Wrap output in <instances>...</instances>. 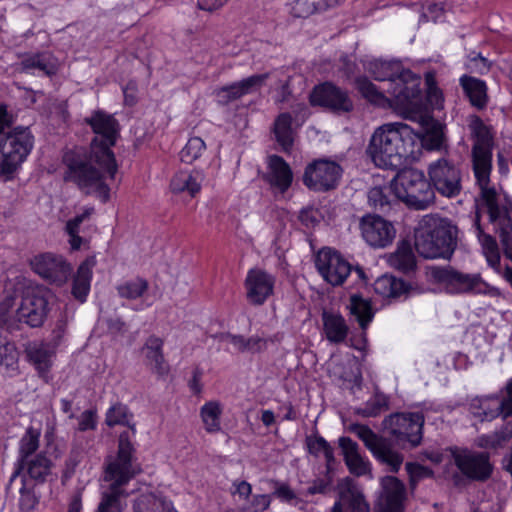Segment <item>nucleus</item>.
<instances>
[{"label": "nucleus", "instance_id": "f257e3e1", "mask_svg": "<svg viewBox=\"0 0 512 512\" xmlns=\"http://www.w3.org/2000/svg\"><path fill=\"white\" fill-rule=\"evenodd\" d=\"M367 69L375 80L384 83L383 91H380L365 76L355 79L357 90L372 105L411 110L421 103V77L400 61L374 60L369 62Z\"/></svg>", "mask_w": 512, "mask_h": 512}, {"label": "nucleus", "instance_id": "f03ea898", "mask_svg": "<svg viewBox=\"0 0 512 512\" xmlns=\"http://www.w3.org/2000/svg\"><path fill=\"white\" fill-rule=\"evenodd\" d=\"M63 181L74 184L86 195L94 194L102 203L110 200V187L105 182V173L114 179L118 170L116 159L110 162L98 159L94 151L75 147L62 155Z\"/></svg>", "mask_w": 512, "mask_h": 512}, {"label": "nucleus", "instance_id": "7ed1b4c3", "mask_svg": "<svg viewBox=\"0 0 512 512\" xmlns=\"http://www.w3.org/2000/svg\"><path fill=\"white\" fill-rule=\"evenodd\" d=\"M135 452L129 433L122 432L119 435L117 456L106 465L104 471L103 479L110 484L101 492L96 512H123L126 508L129 492L125 486L142 471L136 462Z\"/></svg>", "mask_w": 512, "mask_h": 512}, {"label": "nucleus", "instance_id": "20e7f679", "mask_svg": "<svg viewBox=\"0 0 512 512\" xmlns=\"http://www.w3.org/2000/svg\"><path fill=\"white\" fill-rule=\"evenodd\" d=\"M418 134L402 122L386 123L375 129L367 154L377 167L396 170L416 153Z\"/></svg>", "mask_w": 512, "mask_h": 512}, {"label": "nucleus", "instance_id": "39448f33", "mask_svg": "<svg viewBox=\"0 0 512 512\" xmlns=\"http://www.w3.org/2000/svg\"><path fill=\"white\" fill-rule=\"evenodd\" d=\"M474 227L482 246L489 252L498 250L495 237L484 232L481 225L482 215H487L493 232L499 237L506 258L512 261V198L495 189V197L490 205L485 204L482 191L475 197Z\"/></svg>", "mask_w": 512, "mask_h": 512}, {"label": "nucleus", "instance_id": "423d86ee", "mask_svg": "<svg viewBox=\"0 0 512 512\" xmlns=\"http://www.w3.org/2000/svg\"><path fill=\"white\" fill-rule=\"evenodd\" d=\"M470 131L471 165L476 185L482 191L485 204L490 205L495 197V186H491L492 158L495 144V131L478 115H470L468 119Z\"/></svg>", "mask_w": 512, "mask_h": 512}, {"label": "nucleus", "instance_id": "0eeeda50", "mask_svg": "<svg viewBox=\"0 0 512 512\" xmlns=\"http://www.w3.org/2000/svg\"><path fill=\"white\" fill-rule=\"evenodd\" d=\"M459 229L452 220L425 215L415 234V249L425 259L450 260L458 246Z\"/></svg>", "mask_w": 512, "mask_h": 512}, {"label": "nucleus", "instance_id": "6e6552de", "mask_svg": "<svg viewBox=\"0 0 512 512\" xmlns=\"http://www.w3.org/2000/svg\"><path fill=\"white\" fill-rule=\"evenodd\" d=\"M393 192L397 200L404 202L409 208L425 210L435 202V192L423 171L404 169L392 180Z\"/></svg>", "mask_w": 512, "mask_h": 512}, {"label": "nucleus", "instance_id": "1a4fd4ad", "mask_svg": "<svg viewBox=\"0 0 512 512\" xmlns=\"http://www.w3.org/2000/svg\"><path fill=\"white\" fill-rule=\"evenodd\" d=\"M424 423L420 412H397L384 418L383 433L394 446L413 449L421 444Z\"/></svg>", "mask_w": 512, "mask_h": 512}, {"label": "nucleus", "instance_id": "9d476101", "mask_svg": "<svg viewBox=\"0 0 512 512\" xmlns=\"http://www.w3.org/2000/svg\"><path fill=\"white\" fill-rule=\"evenodd\" d=\"M432 280L443 286L449 294L480 293L499 296L496 287L487 284L480 274L464 273L451 265L429 267Z\"/></svg>", "mask_w": 512, "mask_h": 512}, {"label": "nucleus", "instance_id": "9b49d317", "mask_svg": "<svg viewBox=\"0 0 512 512\" xmlns=\"http://www.w3.org/2000/svg\"><path fill=\"white\" fill-rule=\"evenodd\" d=\"M34 137L28 127L18 126L0 135V173L12 176L30 154Z\"/></svg>", "mask_w": 512, "mask_h": 512}, {"label": "nucleus", "instance_id": "f8f14e48", "mask_svg": "<svg viewBox=\"0 0 512 512\" xmlns=\"http://www.w3.org/2000/svg\"><path fill=\"white\" fill-rule=\"evenodd\" d=\"M84 122L90 126L96 136L92 139L90 148L98 159L113 162L115 155L111 147L115 146L120 134V124L111 114L103 110H95Z\"/></svg>", "mask_w": 512, "mask_h": 512}, {"label": "nucleus", "instance_id": "ddd939ff", "mask_svg": "<svg viewBox=\"0 0 512 512\" xmlns=\"http://www.w3.org/2000/svg\"><path fill=\"white\" fill-rule=\"evenodd\" d=\"M315 266L324 280L332 286L342 285L353 270L358 279L366 280L363 268L359 266L353 268L338 251L331 248H323L317 253Z\"/></svg>", "mask_w": 512, "mask_h": 512}, {"label": "nucleus", "instance_id": "4468645a", "mask_svg": "<svg viewBox=\"0 0 512 512\" xmlns=\"http://www.w3.org/2000/svg\"><path fill=\"white\" fill-rule=\"evenodd\" d=\"M469 411L480 421H492L499 416L507 419L512 416V378L500 394L475 397L469 404Z\"/></svg>", "mask_w": 512, "mask_h": 512}, {"label": "nucleus", "instance_id": "2eb2a0df", "mask_svg": "<svg viewBox=\"0 0 512 512\" xmlns=\"http://www.w3.org/2000/svg\"><path fill=\"white\" fill-rule=\"evenodd\" d=\"M430 183L442 196L453 198L462 190V174L460 167L448 158H440L428 166Z\"/></svg>", "mask_w": 512, "mask_h": 512}, {"label": "nucleus", "instance_id": "dca6fc26", "mask_svg": "<svg viewBox=\"0 0 512 512\" xmlns=\"http://www.w3.org/2000/svg\"><path fill=\"white\" fill-rule=\"evenodd\" d=\"M342 173V167L335 161L316 159L306 166L302 180L311 191L328 192L336 189Z\"/></svg>", "mask_w": 512, "mask_h": 512}, {"label": "nucleus", "instance_id": "f3484780", "mask_svg": "<svg viewBox=\"0 0 512 512\" xmlns=\"http://www.w3.org/2000/svg\"><path fill=\"white\" fill-rule=\"evenodd\" d=\"M312 106L322 107L333 114L344 115L354 110V102L349 92L332 82L316 85L309 96Z\"/></svg>", "mask_w": 512, "mask_h": 512}, {"label": "nucleus", "instance_id": "a211bd4d", "mask_svg": "<svg viewBox=\"0 0 512 512\" xmlns=\"http://www.w3.org/2000/svg\"><path fill=\"white\" fill-rule=\"evenodd\" d=\"M456 467L472 481L485 482L493 473L494 466L488 452H476L468 449H451Z\"/></svg>", "mask_w": 512, "mask_h": 512}, {"label": "nucleus", "instance_id": "6ab92c4d", "mask_svg": "<svg viewBox=\"0 0 512 512\" xmlns=\"http://www.w3.org/2000/svg\"><path fill=\"white\" fill-rule=\"evenodd\" d=\"M29 263L33 272L57 286L66 283L72 273L70 263L62 255L52 252L37 254L30 259Z\"/></svg>", "mask_w": 512, "mask_h": 512}, {"label": "nucleus", "instance_id": "aec40b11", "mask_svg": "<svg viewBox=\"0 0 512 512\" xmlns=\"http://www.w3.org/2000/svg\"><path fill=\"white\" fill-rule=\"evenodd\" d=\"M405 499V484L395 476H384L380 478L373 512H404Z\"/></svg>", "mask_w": 512, "mask_h": 512}, {"label": "nucleus", "instance_id": "412c9836", "mask_svg": "<svg viewBox=\"0 0 512 512\" xmlns=\"http://www.w3.org/2000/svg\"><path fill=\"white\" fill-rule=\"evenodd\" d=\"M363 239L371 247L384 248L390 245L396 235L394 225L377 214H366L359 220Z\"/></svg>", "mask_w": 512, "mask_h": 512}, {"label": "nucleus", "instance_id": "4be33fe9", "mask_svg": "<svg viewBox=\"0 0 512 512\" xmlns=\"http://www.w3.org/2000/svg\"><path fill=\"white\" fill-rule=\"evenodd\" d=\"M50 311L46 293L41 291L27 292L16 310L18 322L25 323L31 328L41 327Z\"/></svg>", "mask_w": 512, "mask_h": 512}, {"label": "nucleus", "instance_id": "5701e85b", "mask_svg": "<svg viewBox=\"0 0 512 512\" xmlns=\"http://www.w3.org/2000/svg\"><path fill=\"white\" fill-rule=\"evenodd\" d=\"M338 499L331 512H370V504L366 500L363 489L351 477L342 479L337 486Z\"/></svg>", "mask_w": 512, "mask_h": 512}, {"label": "nucleus", "instance_id": "b1692460", "mask_svg": "<svg viewBox=\"0 0 512 512\" xmlns=\"http://www.w3.org/2000/svg\"><path fill=\"white\" fill-rule=\"evenodd\" d=\"M269 78V73L254 74L240 81L219 87L214 90V95L219 105L226 106L229 103L260 90Z\"/></svg>", "mask_w": 512, "mask_h": 512}, {"label": "nucleus", "instance_id": "393cba45", "mask_svg": "<svg viewBox=\"0 0 512 512\" xmlns=\"http://www.w3.org/2000/svg\"><path fill=\"white\" fill-rule=\"evenodd\" d=\"M275 277L259 269H250L244 281L246 298L251 305L261 306L273 295Z\"/></svg>", "mask_w": 512, "mask_h": 512}, {"label": "nucleus", "instance_id": "a878e982", "mask_svg": "<svg viewBox=\"0 0 512 512\" xmlns=\"http://www.w3.org/2000/svg\"><path fill=\"white\" fill-rule=\"evenodd\" d=\"M338 444L350 474L356 477L369 476V478H373L372 465L366 457L361 455L357 442L350 437L343 436L338 439Z\"/></svg>", "mask_w": 512, "mask_h": 512}, {"label": "nucleus", "instance_id": "bb28decb", "mask_svg": "<svg viewBox=\"0 0 512 512\" xmlns=\"http://www.w3.org/2000/svg\"><path fill=\"white\" fill-rule=\"evenodd\" d=\"M52 466V461L45 453H38L27 459L25 463L15 464V470L10 478V483H12L16 477L22 476L20 492L23 493L25 489L24 478L26 475L38 483H43L46 481L47 476L51 474Z\"/></svg>", "mask_w": 512, "mask_h": 512}, {"label": "nucleus", "instance_id": "cd10ccee", "mask_svg": "<svg viewBox=\"0 0 512 512\" xmlns=\"http://www.w3.org/2000/svg\"><path fill=\"white\" fill-rule=\"evenodd\" d=\"M164 341L156 335L149 336L143 347L142 352L145 355V364L151 372L159 377L167 376L170 372V366L163 353Z\"/></svg>", "mask_w": 512, "mask_h": 512}, {"label": "nucleus", "instance_id": "c85d7f7f", "mask_svg": "<svg viewBox=\"0 0 512 512\" xmlns=\"http://www.w3.org/2000/svg\"><path fill=\"white\" fill-rule=\"evenodd\" d=\"M263 179L281 193H285L293 181V173L289 164L278 155H271L268 158V171Z\"/></svg>", "mask_w": 512, "mask_h": 512}, {"label": "nucleus", "instance_id": "c756f323", "mask_svg": "<svg viewBox=\"0 0 512 512\" xmlns=\"http://www.w3.org/2000/svg\"><path fill=\"white\" fill-rule=\"evenodd\" d=\"M323 333L331 344L345 342L349 334V326L345 318L338 312L324 309L321 313Z\"/></svg>", "mask_w": 512, "mask_h": 512}, {"label": "nucleus", "instance_id": "7c9ffc66", "mask_svg": "<svg viewBox=\"0 0 512 512\" xmlns=\"http://www.w3.org/2000/svg\"><path fill=\"white\" fill-rule=\"evenodd\" d=\"M459 83L472 107L479 111L487 107L489 96L485 81L473 76L463 75L460 77Z\"/></svg>", "mask_w": 512, "mask_h": 512}, {"label": "nucleus", "instance_id": "2f4dec72", "mask_svg": "<svg viewBox=\"0 0 512 512\" xmlns=\"http://www.w3.org/2000/svg\"><path fill=\"white\" fill-rule=\"evenodd\" d=\"M25 352L29 363L34 366L38 375L46 379L52 367L54 351L49 349L48 345L42 342L28 344Z\"/></svg>", "mask_w": 512, "mask_h": 512}, {"label": "nucleus", "instance_id": "473e14b6", "mask_svg": "<svg viewBox=\"0 0 512 512\" xmlns=\"http://www.w3.org/2000/svg\"><path fill=\"white\" fill-rule=\"evenodd\" d=\"M202 175L197 170H181L170 181V190L174 194L187 193L194 197L201 190Z\"/></svg>", "mask_w": 512, "mask_h": 512}, {"label": "nucleus", "instance_id": "72a5a7b5", "mask_svg": "<svg viewBox=\"0 0 512 512\" xmlns=\"http://www.w3.org/2000/svg\"><path fill=\"white\" fill-rule=\"evenodd\" d=\"M411 286L404 280L385 274L374 283V291L383 298L398 299L409 292Z\"/></svg>", "mask_w": 512, "mask_h": 512}, {"label": "nucleus", "instance_id": "f704fd0d", "mask_svg": "<svg viewBox=\"0 0 512 512\" xmlns=\"http://www.w3.org/2000/svg\"><path fill=\"white\" fill-rule=\"evenodd\" d=\"M394 444L384 437L371 451L374 458L381 464L386 465L392 473H397L404 461V456L393 449Z\"/></svg>", "mask_w": 512, "mask_h": 512}, {"label": "nucleus", "instance_id": "c9c22d12", "mask_svg": "<svg viewBox=\"0 0 512 512\" xmlns=\"http://www.w3.org/2000/svg\"><path fill=\"white\" fill-rule=\"evenodd\" d=\"M388 262L392 267L403 273L414 271L416 269V257L410 241H400L395 252L390 254Z\"/></svg>", "mask_w": 512, "mask_h": 512}, {"label": "nucleus", "instance_id": "e433bc0d", "mask_svg": "<svg viewBox=\"0 0 512 512\" xmlns=\"http://www.w3.org/2000/svg\"><path fill=\"white\" fill-rule=\"evenodd\" d=\"M293 118L290 113H280L273 124V133L276 142L281 146L284 152H289L292 149L294 138L292 129Z\"/></svg>", "mask_w": 512, "mask_h": 512}, {"label": "nucleus", "instance_id": "4c0bfd02", "mask_svg": "<svg viewBox=\"0 0 512 512\" xmlns=\"http://www.w3.org/2000/svg\"><path fill=\"white\" fill-rule=\"evenodd\" d=\"M93 264L94 261L89 259L82 262L73 278L72 295L82 303L86 301L90 291Z\"/></svg>", "mask_w": 512, "mask_h": 512}, {"label": "nucleus", "instance_id": "58836bf2", "mask_svg": "<svg viewBox=\"0 0 512 512\" xmlns=\"http://www.w3.org/2000/svg\"><path fill=\"white\" fill-rule=\"evenodd\" d=\"M348 308L350 314L355 317L360 328L365 331L374 317L371 301L364 299L359 294H353L350 296Z\"/></svg>", "mask_w": 512, "mask_h": 512}, {"label": "nucleus", "instance_id": "ea45409f", "mask_svg": "<svg viewBox=\"0 0 512 512\" xmlns=\"http://www.w3.org/2000/svg\"><path fill=\"white\" fill-rule=\"evenodd\" d=\"M134 512H177L171 502L153 493L140 495L134 502Z\"/></svg>", "mask_w": 512, "mask_h": 512}, {"label": "nucleus", "instance_id": "a19ab883", "mask_svg": "<svg viewBox=\"0 0 512 512\" xmlns=\"http://www.w3.org/2000/svg\"><path fill=\"white\" fill-rule=\"evenodd\" d=\"M392 191V185L390 187H372L367 194L369 206L380 213H389L393 205L398 204V200L391 198Z\"/></svg>", "mask_w": 512, "mask_h": 512}, {"label": "nucleus", "instance_id": "79ce46f5", "mask_svg": "<svg viewBox=\"0 0 512 512\" xmlns=\"http://www.w3.org/2000/svg\"><path fill=\"white\" fill-rule=\"evenodd\" d=\"M446 138L442 124L434 122L423 135L418 134L416 152H419L420 147L426 150H440L445 144Z\"/></svg>", "mask_w": 512, "mask_h": 512}, {"label": "nucleus", "instance_id": "37998d69", "mask_svg": "<svg viewBox=\"0 0 512 512\" xmlns=\"http://www.w3.org/2000/svg\"><path fill=\"white\" fill-rule=\"evenodd\" d=\"M41 432L33 427H28L19 441L18 458L15 464L25 463L34 456L39 448Z\"/></svg>", "mask_w": 512, "mask_h": 512}, {"label": "nucleus", "instance_id": "c03bdc74", "mask_svg": "<svg viewBox=\"0 0 512 512\" xmlns=\"http://www.w3.org/2000/svg\"><path fill=\"white\" fill-rule=\"evenodd\" d=\"M132 418L133 414L129 411L126 405L116 403L108 409L105 422L109 427L116 425L127 426L131 430V433L127 431L131 438L136 433L135 423H131ZM130 443L132 444L131 441Z\"/></svg>", "mask_w": 512, "mask_h": 512}, {"label": "nucleus", "instance_id": "a18cd8bd", "mask_svg": "<svg viewBox=\"0 0 512 512\" xmlns=\"http://www.w3.org/2000/svg\"><path fill=\"white\" fill-rule=\"evenodd\" d=\"M19 66L23 73H31L33 69L42 71L46 76L56 73L55 67L47 61V55L44 52L23 55Z\"/></svg>", "mask_w": 512, "mask_h": 512}, {"label": "nucleus", "instance_id": "49530a36", "mask_svg": "<svg viewBox=\"0 0 512 512\" xmlns=\"http://www.w3.org/2000/svg\"><path fill=\"white\" fill-rule=\"evenodd\" d=\"M305 443L308 452L313 456L318 457L323 454L328 467L334 463V449L322 436L318 434L306 436Z\"/></svg>", "mask_w": 512, "mask_h": 512}, {"label": "nucleus", "instance_id": "de8ad7c7", "mask_svg": "<svg viewBox=\"0 0 512 512\" xmlns=\"http://www.w3.org/2000/svg\"><path fill=\"white\" fill-rule=\"evenodd\" d=\"M221 406L216 401L205 403L200 409V415L208 433H216L221 430L220 416Z\"/></svg>", "mask_w": 512, "mask_h": 512}, {"label": "nucleus", "instance_id": "09e8293b", "mask_svg": "<svg viewBox=\"0 0 512 512\" xmlns=\"http://www.w3.org/2000/svg\"><path fill=\"white\" fill-rule=\"evenodd\" d=\"M148 288V281L141 277L126 281L116 287L118 295L128 300H135L142 297L144 293L147 292Z\"/></svg>", "mask_w": 512, "mask_h": 512}, {"label": "nucleus", "instance_id": "8fccbe9b", "mask_svg": "<svg viewBox=\"0 0 512 512\" xmlns=\"http://www.w3.org/2000/svg\"><path fill=\"white\" fill-rule=\"evenodd\" d=\"M205 142L200 137H191L180 152V159L183 163L192 164L205 151Z\"/></svg>", "mask_w": 512, "mask_h": 512}, {"label": "nucleus", "instance_id": "3c124183", "mask_svg": "<svg viewBox=\"0 0 512 512\" xmlns=\"http://www.w3.org/2000/svg\"><path fill=\"white\" fill-rule=\"evenodd\" d=\"M426 99L435 109H442L444 97L442 90L438 87L435 74L428 72L425 75Z\"/></svg>", "mask_w": 512, "mask_h": 512}, {"label": "nucleus", "instance_id": "603ef678", "mask_svg": "<svg viewBox=\"0 0 512 512\" xmlns=\"http://www.w3.org/2000/svg\"><path fill=\"white\" fill-rule=\"evenodd\" d=\"M349 431L356 434L357 437L363 441L366 448L371 452L375 446L384 438V436H378L370 427L367 425L353 423L349 426Z\"/></svg>", "mask_w": 512, "mask_h": 512}, {"label": "nucleus", "instance_id": "864d4df0", "mask_svg": "<svg viewBox=\"0 0 512 512\" xmlns=\"http://www.w3.org/2000/svg\"><path fill=\"white\" fill-rule=\"evenodd\" d=\"M405 468L409 476L411 490H414L418 483L423 479L432 478L434 476V472L431 468L419 463L408 462L406 463Z\"/></svg>", "mask_w": 512, "mask_h": 512}, {"label": "nucleus", "instance_id": "5fc2aeb1", "mask_svg": "<svg viewBox=\"0 0 512 512\" xmlns=\"http://www.w3.org/2000/svg\"><path fill=\"white\" fill-rule=\"evenodd\" d=\"M388 408V400L383 394H375L363 408L357 409V414L363 417H376Z\"/></svg>", "mask_w": 512, "mask_h": 512}, {"label": "nucleus", "instance_id": "6e6d98bb", "mask_svg": "<svg viewBox=\"0 0 512 512\" xmlns=\"http://www.w3.org/2000/svg\"><path fill=\"white\" fill-rule=\"evenodd\" d=\"M18 355V351L13 343H0V367H4L6 370H16Z\"/></svg>", "mask_w": 512, "mask_h": 512}, {"label": "nucleus", "instance_id": "4d7b16f0", "mask_svg": "<svg viewBox=\"0 0 512 512\" xmlns=\"http://www.w3.org/2000/svg\"><path fill=\"white\" fill-rule=\"evenodd\" d=\"M280 341L278 335H273L268 338L259 337L257 335L246 338V352L252 354L261 353L267 349L268 343H275Z\"/></svg>", "mask_w": 512, "mask_h": 512}, {"label": "nucleus", "instance_id": "13d9d810", "mask_svg": "<svg viewBox=\"0 0 512 512\" xmlns=\"http://www.w3.org/2000/svg\"><path fill=\"white\" fill-rule=\"evenodd\" d=\"M275 490L273 492V496L278 498L282 502H286L291 505H297L300 501L295 491L287 484L276 481L275 482Z\"/></svg>", "mask_w": 512, "mask_h": 512}, {"label": "nucleus", "instance_id": "bf43d9fd", "mask_svg": "<svg viewBox=\"0 0 512 512\" xmlns=\"http://www.w3.org/2000/svg\"><path fill=\"white\" fill-rule=\"evenodd\" d=\"M292 14L298 18H305L317 12L313 0H291Z\"/></svg>", "mask_w": 512, "mask_h": 512}, {"label": "nucleus", "instance_id": "052dcab7", "mask_svg": "<svg viewBox=\"0 0 512 512\" xmlns=\"http://www.w3.org/2000/svg\"><path fill=\"white\" fill-rule=\"evenodd\" d=\"M68 326V316L66 313H61L59 318L56 320L55 327L51 334V343L53 347H57L62 342L64 335L66 334Z\"/></svg>", "mask_w": 512, "mask_h": 512}, {"label": "nucleus", "instance_id": "680f3d73", "mask_svg": "<svg viewBox=\"0 0 512 512\" xmlns=\"http://www.w3.org/2000/svg\"><path fill=\"white\" fill-rule=\"evenodd\" d=\"M271 504V495H253L249 504L244 508L245 512H265Z\"/></svg>", "mask_w": 512, "mask_h": 512}, {"label": "nucleus", "instance_id": "e2e57ef3", "mask_svg": "<svg viewBox=\"0 0 512 512\" xmlns=\"http://www.w3.org/2000/svg\"><path fill=\"white\" fill-rule=\"evenodd\" d=\"M298 219L306 228H314L320 223V212L316 208L306 207L300 211Z\"/></svg>", "mask_w": 512, "mask_h": 512}, {"label": "nucleus", "instance_id": "0e129e2a", "mask_svg": "<svg viewBox=\"0 0 512 512\" xmlns=\"http://www.w3.org/2000/svg\"><path fill=\"white\" fill-rule=\"evenodd\" d=\"M17 114L6 103L0 104V135L6 128H10L16 121Z\"/></svg>", "mask_w": 512, "mask_h": 512}, {"label": "nucleus", "instance_id": "69168bd1", "mask_svg": "<svg viewBox=\"0 0 512 512\" xmlns=\"http://www.w3.org/2000/svg\"><path fill=\"white\" fill-rule=\"evenodd\" d=\"M476 444L480 448L493 450L504 446L496 431L491 434L480 435L476 439Z\"/></svg>", "mask_w": 512, "mask_h": 512}, {"label": "nucleus", "instance_id": "338daca9", "mask_svg": "<svg viewBox=\"0 0 512 512\" xmlns=\"http://www.w3.org/2000/svg\"><path fill=\"white\" fill-rule=\"evenodd\" d=\"M96 427V414L92 410L84 411L79 418V431L93 430Z\"/></svg>", "mask_w": 512, "mask_h": 512}, {"label": "nucleus", "instance_id": "774afa93", "mask_svg": "<svg viewBox=\"0 0 512 512\" xmlns=\"http://www.w3.org/2000/svg\"><path fill=\"white\" fill-rule=\"evenodd\" d=\"M330 485H331V483L329 480L316 479L307 488V494H309V495L326 494L330 488Z\"/></svg>", "mask_w": 512, "mask_h": 512}]
</instances>
